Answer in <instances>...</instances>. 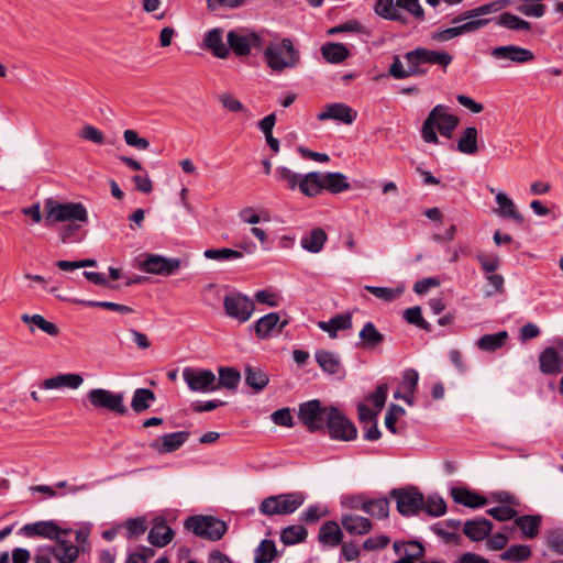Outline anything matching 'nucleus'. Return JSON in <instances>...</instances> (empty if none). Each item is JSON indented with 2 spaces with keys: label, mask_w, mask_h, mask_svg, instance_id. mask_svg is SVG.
<instances>
[{
  "label": "nucleus",
  "mask_w": 563,
  "mask_h": 563,
  "mask_svg": "<svg viewBox=\"0 0 563 563\" xmlns=\"http://www.w3.org/2000/svg\"><path fill=\"white\" fill-rule=\"evenodd\" d=\"M492 57L498 60H509L515 64H527L534 60L536 56L531 49L518 45L497 46L490 52Z\"/></svg>",
  "instance_id": "obj_14"
},
{
  "label": "nucleus",
  "mask_w": 563,
  "mask_h": 563,
  "mask_svg": "<svg viewBox=\"0 0 563 563\" xmlns=\"http://www.w3.org/2000/svg\"><path fill=\"white\" fill-rule=\"evenodd\" d=\"M223 307L230 318L241 323L249 321L255 310L254 301L246 295L238 291L224 297Z\"/></svg>",
  "instance_id": "obj_11"
},
{
  "label": "nucleus",
  "mask_w": 563,
  "mask_h": 563,
  "mask_svg": "<svg viewBox=\"0 0 563 563\" xmlns=\"http://www.w3.org/2000/svg\"><path fill=\"white\" fill-rule=\"evenodd\" d=\"M508 333L506 331H500L494 334H485L478 339L476 345L479 350L494 352L506 343Z\"/></svg>",
  "instance_id": "obj_46"
},
{
  "label": "nucleus",
  "mask_w": 563,
  "mask_h": 563,
  "mask_svg": "<svg viewBox=\"0 0 563 563\" xmlns=\"http://www.w3.org/2000/svg\"><path fill=\"white\" fill-rule=\"evenodd\" d=\"M300 192L308 197H316L321 194L322 190V178L321 173L311 172L300 177L299 186Z\"/></svg>",
  "instance_id": "obj_33"
},
{
  "label": "nucleus",
  "mask_w": 563,
  "mask_h": 563,
  "mask_svg": "<svg viewBox=\"0 0 563 563\" xmlns=\"http://www.w3.org/2000/svg\"><path fill=\"white\" fill-rule=\"evenodd\" d=\"M203 256L214 261H234L243 257V253L232 249H208L203 252Z\"/></svg>",
  "instance_id": "obj_52"
},
{
  "label": "nucleus",
  "mask_w": 563,
  "mask_h": 563,
  "mask_svg": "<svg viewBox=\"0 0 563 563\" xmlns=\"http://www.w3.org/2000/svg\"><path fill=\"white\" fill-rule=\"evenodd\" d=\"M492 529L493 523L488 519L476 518L464 523L463 532L472 541H482L490 534Z\"/></svg>",
  "instance_id": "obj_24"
},
{
  "label": "nucleus",
  "mask_w": 563,
  "mask_h": 563,
  "mask_svg": "<svg viewBox=\"0 0 563 563\" xmlns=\"http://www.w3.org/2000/svg\"><path fill=\"white\" fill-rule=\"evenodd\" d=\"M321 54L328 63L339 64L349 57L350 51L342 43H327L322 45Z\"/></svg>",
  "instance_id": "obj_42"
},
{
  "label": "nucleus",
  "mask_w": 563,
  "mask_h": 563,
  "mask_svg": "<svg viewBox=\"0 0 563 563\" xmlns=\"http://www.w3.org/2000/svg\"><path fill=\"white\" fill-rule=\"evenodd\" d=\"M459 123V117L450 113L448 106L437 104L422 124L421 136L423 141H439V133L444 139H451Z\"/></svg>",
  "instance_id": "obj_1"
},
{
  "label": "nucleus",
  "mask_w": 563,
  "mask_h": 563,
  "mask_svg": "<svg viewBox=\"0 0 563 563\" xmlns=\"http://www.w3.org/2000/svg\"><path fill=\"white\" fill-rule=\"evenodd\" d=\"M531 548L526 544H515L500 554L503 561L521 563L531 556Z\"/></svg>",
  "instance_id": "obj_49"
},
{
  "label": "nucleus",
  "mask_w": 563,
  "mask_h": 563,
  "mask_svg": "<svg viewBox=\"0 0 563 563\" xmlns=\"http://www.w3.org/2000/svg\"><path fill=\"white\" fill-rule=\"evenodd\" d=\"M404 318L409 324H415L428 332L431 331V325L423 319L421 308L419 306L406 309L404 312Z\"/></svg>",
  "instance_id": "obj_54"
},
{
  "label": "nucleus",
  "mask_w": 563,
  "mask_h": 563,
  "mask_svg": "<svg viewBox=\"0 0 563 563\" xmlns=\"http://www.w3.org/2000/svg\"><path fill=\"white\" fill-rule=\"evenodd\" d=\"M487 514L498 521H507L517 518V510L509 506H497L487 510Z\"/></svg>",
  "instance_id": "obj_59"
},
{
  "label": "nucleus",
  "mask_w": 563,
  "mask_h": 563,
  "mask_svg": "<svg viewBox=\"0 0 563 563\" xmlns=\"http://www.w3.org/2000/svg\"><path fill=\"white\" fill-rule=\"evenodd\" d=\"M486 280H487L488 286L490 287V289L486 291L487 296H493L495 294L504 292L505 279L500 274H496V273L486 274Z\"/></svg>",
  "instance_id": "obj_61"
},
{
  "label": "nucleus",
  "mask_w": 563,
  "mask_h": 563,
  "mask_svg": "<svg viewBox=\"0 0 563 563\" xmlns=\"http://www.w3.org/2000/svg\"><path fill=\"white\" fill-rule=\"evenodd\" d=\"M219 378H216V390L220 388H227L235 390L241 380L240 372L234 367H220Z\"/></svg>",
  "instance_id": "obj_39"
},
{
  "label": "nucleus",
  "mask_w": 563,
  "mask_h": 563,
  "mask_svg": "<svg viewBox=\"0 0 563 563\" xmlns=\"http://www.w3.org/2000/svg\"><path fill=\"white\" fill-rule=\"evenodd\" d=\"M118 529H123L125 538L129 540H133L144 534L147 529V526L143 518H134L126 520Z\"/></svg>",
  "instance_id": "obj_51"
},
{
  "label": "nucleus",
  "mask_w": 563,
  "mask_h": 563,
  "mask_svg": "<svg viewBox=\"0 0 563 563\" xmlns=\"http://www.w3.org/2000/svg\"><path fill=\"white\" fill-rule=\"evenodd\" d=\"M497 209L495 212L497 216L504 219H512L517 222H522L523 218L515 202L503 191L496 194Z\"/></svg>",
  "instance_id": "obj_31"
},
{
  "label": "nucleus",
  "mask_w": 563,
  "mask_h": 563,
  "mask_svg": "<svg viewBox=\"0 0 563 563\" xmlns=\"http://www.w3.org/2000/svg\"><path fill=\"white\" fill-rule=\"evenodd\" d=\"M189 438V432L177 431L164 434L150 443V448L157 453L166 454L180 449Z\"/></svg>",
  "instance_id": "obj_17"
},
{
  "label": "nucleus",
  "mask_w": 563,
  "mask_h": 563,
  "mask_svg": "<svg viewBox=\"0 0 563 563\" xmlns=\"http://www.w3.org/2000/svg\"><path fill=\"white\" fill-rule=\"evenodd\" d=\"M540 371L543 374H559L563 366H561L559 358L555 354L553 346L547 347L539 356Z\"/></svg>",
  "instance_id": "obj_43"
},
{
  "label": "nucleus",
  "mask_w": 563,
  "mask_h": 563,
  "mask_svg": "<svg viewBox=\"0 0 563 563\" xmlns=\"http://www.w3.org/2000/svg\"><path fill=\"white\" fill-rule=\"evenodd\" d=\"M322 190L338 195L351 188L347 177L339 172L321 173Z\"/></svg>",
  "instance_id": "obj_30"
},
{
  "label": "nucleus",
  "mask_w": 563,
  "mask_h": 563,
  "mask_svg": "<svg viewBox=\"0 0 563 563\" xmlns=\"http://www.w3.org/2000/svg\"><path fill=\"white\" fill-rule=\"evenodd\" d=\"M476 260L486 274L495 273L500 266V257L497 254L481 253Z\"/></svg>",
  "instance_id": "obj_56"
},
{
  "label": "nucleus",
  "mask_w": 563,
  "mask_h": 563,
  "mask_svg": "<svg viewBox=\"0 0 563 563\" xmlns=\"http://www.w3.org/2000/svg\"><path fill=\"white\" fill-rule=\"evenodd\" d=\"M273 422L277 426L291 428L294 426L292 415L289 408H280L271 416Z\"/></svg>",
  "instance_id": "obj_62"
},
{
  "label": "nucleus",
  "mask_w": 563,
  "mask_h": 563,
  "mask_svg": "<svg viewBox=\"0 0 563 563\" xmlns=\"http://www.w3.org/2000/svg\"><path fill=\"white\" fill-rule=\"evenodd\" d=\"M305 503V495L300 492L279 494L263 499L260 512L265 516L290 515Z\"/></svg>",
  "instance_id": "obj_5"
},
{
  "label": "nucleus",
  "mask_w": 563,
  "mask_h": 563,
  "mask_svg": "<svg viewBox=\"0 0 563 563\" xmlns=\"http://www.w3.org/2000/svg\"><path fill=\"white\" fill-rule=\"evenodd\" d=\"M183 378L192 391L208 393L216 390V375L211 369L185 367Z\"/></svg>",
  "instance_id": "obj_12"
},
{
  "label": "nucleus",
  "mask_w": 563,
  "mask_h": 563,
  "mask_svg": "<svg viewBox=\"0 0 563 563\" xmlns=\"http://www.w3.org/2000/svg\"><path fill=\"white\" fill-rule=\"evenodd\" d=\"M227 42L229 51L240 57L249 56L252 48L262 49L264 45L263 37L253 31L239 29L228 32Z\"/></svg>",
  "instance_id": "obj_8"
},
{
  "label": "nucleus",
  "mask_w": 563,
  "mask_h": 563,
  "mask_svg": "<svg viewBox=\"0 0 563 563\" xmlns=\"http://www.w3.org/2000/svg\"><path fill=\"white\" fill-rule=\"evenodd\" d=\"M276 173L278 175V179L286 181L289 189H295L299 186L301 175L284 166L278 167Z\"/></svg>",
  "instance_id": "obj_60"
},
{
  "label": "nucleus",
  "mask_w": 563,
  "mask_h": 563,
  "mask_svg": "<svg viewBox=\"0 0 563 563\" xmlns=\"http://www.w3.org/2000/svg\"><path fill=\"white\" fill-rule=\"evenodd\" d=\"M415 57L423 64L439 65L442 68H446L453 60V56L448 52H440L428 49L426 47H417L412 49Z\"/></svg>",
  "instance_id": "obj_22"
},
{
  "label": "nucleus",
  "mask_w": 563,
  "mask_h": 563,
  "mask_svg": "<svg viewBox=\"0 0 563 563\" xmlns=\"http://www.w3.org/2000/svg\"><path fill=\"white\" fill-rule=\"evenodd\" d=\"M343 533L335 521H327L324 522L318 534V540L322 544L329 545V547H336L342 543Z\"/></svg>",
  "instance_id": "obj_32"
},
{
  "label": "nucleus",
  "mask_w": 563,
  "mask_h": 563,
  "mask_svg": "<svg viewBox=\"0 0 563 563\" xmlns=\"http://www.w3.org/2000/svg\"><path fill=\"white\" fill-rule=\"evenodd\" d=\"M287 324V320L280 321L277 312H269L254 323V331L258 339L264 340L274 335L275 332L280 333Z\"/></svg>",
  "instance_id": "obj_16"
},
{
  "label": "nucleus",
  "mask_w": 563,
  "mask_h": 563,
  "mask_svg": "<svg viewBox=\"0 0 563 563\" xmlns=\"http://www.w3.org/2000/svg\"><path fill=\"white\" fill-rule=\"evenodd\" d=\"M341 523L346 532L354 536H364L373 528L368 518L352 514L342 516Z\"/></svg>",
  "instance_id": "obj_29"
},
{
  "label": "nucleus",
  "mask_w": 563,
  "mask_h": 563,
  "mask_svg": "<svg viewBox=\"0 0 563 563\" xmlns=\"http://www.w3.org/2000/svg\"><path fill=\"white\" fill-rule=\"evenodd\" d=\"M62 530L53 521H37L22 527L21 533L25 537H44L52 540L59 538Z\"/></svg>",
  "instance_id": "obj_21"
},
{
  "label": "nucleus",
  "mask_w": 563,
  "mask_h": 563,
  "mask_svg": "<svg viewBox=\"0 0 563 563\" xmlns=\"http://www.w3.org/2000/svg\"><path fill=\"white\" fill-rule=\"evenodd\" d=\"M185 528L195 536L209 541H219L228 531L227 523L213 516L196 515L185 521Z\"/></svg>",
  "instance_id": "obj_4"
},
{
  "label": "nucleus",
  "mask_w": 563,
  "mask_h": 563,
  "mask_svg": "<svg viewBox=\"0 0 563 563\" xmlns=\"http://www.w3.org/2000/svg\"><path fill=\"white\" fill-rule=\"evenodd\" d=\"M87 399L96 409H106L120 416L128 412L122 393H113L104 388H93L87 393Z\"/></svg>",
  "instance_id": "obj_9"
},
{
  "label": "nucleus",
  "mask_w": 563,
  "mask_h": 563,
  "mask_svg": "<svg viewBox=\"0 0 563 563\" xmlns=\"http://www.w3.org/2000/svg\"><path fill=\"white\" fill-rule=\"evenodd\" d=\"M203 46L214 57L224 59L229 56V47L223 42V30L220 27L211 29L206 33Z\"/></svg>",
  "instance_id": "obj_19"
},
{
  "label": "nucleus",
  "mask_w": 563,
  "mask_h": 563,
  "mask_svg": "<svg viewBox=\"0 0 563 563\" xmlns=\"http://www.w3.org/2000/svg\"><path fill=\"white\" fill-rule=\"evenodd\" d=\"M21 321L31 325V328H30L31 332H34V327H36L51 336H56L59 333L57 325L51 321H47L41 314H32L31 316V314L24 313L21 316Z\"/></svg>",
  "instance_id": "obj_41"
},
{
  "label": "nucleus",
  "mask_w": 563,
  "mask_h": 563,
  "mask_svg": "<svg viewBox=\"0 0 563 563\" xmlns=\"http://www.w3.org/2000/svg\"><path fill=\"white\" fill-rule=\"evenodd\" d=\"M451 497L456 504L468 508H479L487 504V498L464 487H453L451 489Z\"/></svg>",
  "instance_id": "obj_28"
},
{
  "label": "nucleus",
  "mask_w": 563,
  "mask_h": 563,
  "mask_svg": "<svg viewBox=\"0 0 563 563\" xmlns=\"http://www.w3.org/2000/svg\"><path fill=\"white\" fill-rule=\"evenodd\" d=\"M431 517H440L446 512V504L439 495H429L424 498L423 509Z\"/></svg>",
  "instance_id": "obj_53"
},
{
  "label": "nucleus",
  "mask_w": 563,
  "mask_h": 563,
  "mask_svg": "<svg viewBox=\"0 0 563 563\" xmlns=\"http://www.w3.org/2000/svg\"><path fill=\"white\" fill-rule=\"evenodd\" d=\"M155 400V394L148 388H137L134 390L131 408L134 412L141 413L151 407V404Z\"/></svg>",
  "instance_id": "obj_45"
},
{
  "label": "nucleus",
  "mask_w": 563,
  "mask_h": 563,
  "mask_svg": "<svg viewBox=\"0 0 563 563\" xmlns=\"http://www.w3.org/2000/svg\"><path fill=\"white\" fill-rule=\"evenodd\" d=\"M374 11L385 20L396 21L401 24L408 23L407 16L397 7V0H377Z\"/></svg>",
  "instance_id": "obj_27"
},
{
  "label": "nucleus",
  "mask_w": 563,
  "mask_h": 563,
  "mask_svg": "<svg viewBox=\"0 0 563 563\" xmlns=\"http://www.w3.org/2000/svg\"><path fill=\"white\" fill-rule=\"evenodd\" d=\"M84 383V378L79 374H59L57 376L46 378L42 383V387L44 389H59V388H70L77 389Z\"/></svg>",
  "instance_id": "obj_26"
},
{
  "label": "nucleus",
  "mask_w": 563,
  "mask_h": 563,
  "mask_svg": "<svg viewBox=\"0 0 563 563\" xmlns=\"http://www.w3.org/2000/svg\"><path fill=\"white\" fill-rule=\"evenodd\" d=\"M397 7L399 10H406L419 21L424 20V10L420 5L419 0H397Z\"/></svg>",
  "instance_id": "obj_58"
},
{
  "label": "nucleus",
  "mask_w": 563,
  "mask_h": 563,
  "mask_svg": "<svg viewBox=\"0 0 563 563\" xmlns=\"http://www.w3.org/2000/svg\"><path fill=\"white\" fill-rule=\"evenodd\" d=\"M356 117L357 112L342 102L327 104L324 110L318 114L320 121L332 119L344 124H351Z\"/></svg>",
  "instance_id": "obj_18"
},
{
  "label": "nucleus",
  "mask_w": 563,
  "mask_h": 563,
  "mask_svg": "<svg viewBox=\"0 0 563 563\" xmlns=\"http://www.w3.org/2000/svg\"><path fill=\"white\" fill-rule=\"evenodd\" d=\"M174 537V531L165 522L156 523L148 532V541L155 547L167 545Z\"/></svg>",
  "instance_id": "obj_44"
},
{
  "label": "nucleus",
  "mask_w": 563,
  "mask_h": 563,
  "mask_svg": "<svg viewBox=\"0 0 563 563\" xmlns=\"http://www.w3.org/2000/svg\"><path fill=\"white\" fill-rule=\"evenodd\" d=\"M46 225L57 222H88V211L80 202H58L47 199L44 205Z\"/></svg>",
  "instance_id": "obj_3"
},
{
  "label": "nucleus",
  "mask_w": 563,
  "mask_h": 563,
  "mask_svg": "<svg viewBox=\"0 0 563 563\" xmlns=\"http://www.w3.org/2000/svg\"><path fill=\"white\" fill-rule=\"evenodd\" d=\"M413 52L409 51L405 54V58L408 63V74L410 76H423L427 74V68L423 67V63L418 60L417 57L412 56Z\"/></svg>",
  "instance_id": "obj_63"
},
{
  "label": "nucleus",
  "mask_w": 563,
  "mask_h": 563,
  "mask_svg": "<svg viewBox=\"0 0 563 563\" xmlns=\"http://www.w3.org/2000/svg\"><path fill=\"white\" fill-rule=\"evenodd\" d=\"M318 327L328 332L330 338H336L340 330H346L352 327V318L350 314H336L329 321H319Z\"/></svg>",
  "instance_id": "obj_38"
},
{
  "label": "nucleus",
  "mask_w": 563,
  "mask_h": 563,
  "mask_svg": "<svg viewBox=\"0 0 563 563\" xmlns=\"http://www.w3.org/2000/svg\"><path fill=\"white\" fill-rule=\"evenodd\" d=\"M263 55L267 66L278 73L287 68H295L300 62V52L288 37L278 43H269Z\"/></svg>",
  "instance_id": "obj_2"
},
{
  "label": "nucleus",
  "mask_w": 563,
  "mask_h": 563,
  "mask_svg": "<svg viewBox=\"0 0 563 563\" xmlns=\"http://www.w3.org/2000/svg\"><path fill=\"white\" fill-rule=\"evenodd\" d=\"M47 548L58 563H74L79 555V548L76 544L59 538L54 545Z\"/></svg>",
  "instance_id": "obj_23"
},
{
  "label": "nucleus",
  "mask_w": 563,
  "mask_h": 563,
  "mask_svg": "<svg viewBox=\"0 0 563 563\" xmlns=\"http://www.w3.org/2000/svg\"><path fill=\"white\" fill-rule=\"evenodd\" d=\"M542 517L539 515H523L517 517L516 526L528 539H534L539 534Z\"/></svg>",
  "instance_id": "obj_37"
},
{
  "label": "nucleus",
  "mask_w": 563,
  "mask_h": 563,
  "mask_svg": "<svg viewBox=\"0 0 563 563\" xmlns=\"http://www.w3.org/2000/svg\"><path fill=\"white\" fill-rule=\"evenodd\" d=\"M308 531L303 526L294 525L283 529L280 533V541L285 545H294L306 540Z\"/></svg>",
  "instance_id": "obj_48"
},
{
  "label": "nucleus",
  "mask_w": 563,
  "mask_h": 563,
  "mask_svg": "<svg viewBox=\"0 0 563 563\" xmlns=\"http://www.w3.org/2000/svg\"><path fill=\"white\" fill-rule=\"evenodd\" d=\"M490 22L495 21L499 26L510 31H530L531 23L510 12H503L497 18H490Z\"/></svg>",
  "instance_id": "obj_36"
},
{
  "label": "nucleus",
  "mask_w": 563,
  "mask_h": 563,
  "mask_svg": "<svg viewBox=\"0 0 563 563\" xmlns=\"http://www.w3.org/2000/svg\"><path fill=\"white\" fill-rule=\"evenodd\" d=\"M277 555L275 542L265 539L255 550L254 563H271Z\"/></svg>",
  "instance_id": "obj_50"
},
{
  "label": "nucleus",
  "mask_w": 563,
  "mask_h": 563,
  "mask_svg": "<svg viewBox=\"0 0 563 563\" xmlns=\"http://www.w3.org/2000/svg\"><path fill=\"white\" fill-rule=\"evenodd\" d=\"M361 509L374 518L386 519L389 516V501L385 497L363 500Z\"/></svg>",
  "instance_id": "obj_40"
},
{
  "label": "nucleus",
  "mask_w": 563,
  "mask_h": 563,
  "mask_svg": "<svg viewBox=\"0 0 563 563\" xmlns=\"http://www.w3.org/2000/svg\"><path fill=\"white\" fill-rule=\"evenodd\" d=\"M298 418L310 432L323 430L328 419V407H322L318 399L302 402L299 405Z\"/></svg>",
  "instance_id": "obj_10"
},
{
  "label": "nucleus",
  "mask_w": 563,
  "mask_h": 563,
  "mask_svg": "<svg viewBox=\"0 0 563 563\" xmlns=\"http://www.w3.org/2000/svg\"><path fill=\"white\" fill-rule=\"evenodd\" d=\"M508 3H509L508 0H495L489 3L482 4L479 7L467 10V11L463 12L462 14L455 16L452 20V24L464 22L466 20H477L476 18H478V16L498 12L501 9L506 8L508 5Z\"/></svg>",
  "instance_id": "obj_20"
},
{
  "label": "nucleus",
  "mask_w": 563,
  "mask_h": 563,
  "mask_svg": "<svg viewBox=\"0 0 563 563\" xmlns=\"http://www.w3.org/2000/svg\"><path fill=\"white\" fill-rule=\"evenodd\" d=\"M360 339L364 347L373 349L384 342V335L376 329L373 322L368 321L360 331Z\"/></svg>",
  "instance_id": "obj_47"
},
{
  "label": "nucleus",
  "mask_w": 563,
  "mask_h": 563,
  "mask_svg": "<svg viewBox=\"0 0 563 563\" xmlns=\"http://www.w3.org/2000/svg\"><path fill=\"white\" fill-rule=\"evenodd\" d=\"M314 356L318 365L325 373H329L330 375H344V368L336 353L327 350H319L316 352Z\"/></svg>",
  "instance_id": "obj_25"
},
{
  "label": "nucleus",
  "mask_w": 563,
  "mask_h": 563,
  "mask_svg": "<svg viewBox=\"0 0 563 563\" xmlns=\"http://www.w3.org/2000/svg\"><path fill=\"white\" fill-rule=\"evenodd\" d=\"M327 240L328 235L325 231L321 228H316L303 235L300 243L303 250L310 253H319L323 249Z\"/></svg>",
  "instance_id": "obj_34"
},
{
  "label": "nucleus",
  "mask_w": 563,
  "mask_h": 563,
  "mask_svg": "<svg viewBox=\"0 0 563 563\" xmlns=\"http://www.w3.org/2000/svg\"><path fill=\"white\" fill-rule=\"evenodd\" d=\"M325 427L330 438L333 440L349 442L357 437L355 424L334 406L328 407Z\"/></svg>",
  "instance_id": "obj_7"
},
{
  "label": "nucleus",
  "mask_w": 563,
  "mask_h": 563,
  "mask_svg": "<svg viewBox=\"0 0 563 563\" xmlns=\"http://www.w3.org/2000/svg\"><path fill=\"white\" fill-rule=\"evenodd\" d=\"M365 289L378 299L390 302L397 299L402 290L390 287L365 286Z\"/></svg>",
  "instance_id": "obj_55"
},
{
  "label": "nucleus",
  "mask_w": 563,
  "mask_h": 563,
  "mask_svg": "<svg viewBox=\"0 0 563 563\" xmlns=\"http://www.w3.org/2000/svg\"><path fill=\"white\" fill-rule=\"evenodd\" d=\"M82 305H86L88 307H99L108 310H112L119 313L128 314L133 311V309L129 306L111 302V301H93V300H80L79 301Z\"/></svg>",
  "instance_id": "obj_57"
},
{
  "label": "nucleus",
  "mask_w": 563,
  "mask_h": 563,
  "mask_svg": "<svg viewBox=\"0 0 563 563\" xmlns=\"http://www.w3.org/2000/svg\"><path fill=\"white\" fill-rule=\"evenodd\" d=\"M180 267L179 258H167L162 255H148L141 264V269L148 274L169 276Z\"/></svg>",
  "instance_id": "obj_13"
},
{
  "label": "nucleus",
  "mask_w": 563,
  "mask_h": 563,
  "mask_svg": "<svg viewBox=\"0 0 563 563\" xmlns=\"http://www.w3.org/2000/svg\"><path fill=\"white\" fill-rule=\"evenodd\" d=\"M548 545L559 554H563V530H553L548 536Z\"/></svg>",
  "instance_id": "obj_64"
},
{
  "label": "nucleus",
  "mask_w": 563,
  "mask_h": 563,
  "mask_svg": "<svg viewBox=\"0 0 563 563\" xmlns=\"http://www.w3.org/2000/svg\"><path fill=\"white\" fill-rule=\"evenodd\" d=\"M396 501L397 511L404 517L417 516L424 506V496L416 486L394 488L389 493Z\"/></svg>",
  "instance_id": "obj_6"
},
{
  "label": "nucleus",
  "mask_w": 563,
  "mask_h": 563,
  "mask_svg": "<svg viewBox=\"0 0 563 563\" xmlns=\"http://www.w3.org/2000/svg\"><path fill=\"white\" fill-rule=\"evenodd\" d=\"M244 373L246 385L254 389L255 393L262 391L269 383L268 374L260 367L246 365Z\"/></svg>",
  "instance_id": "obj_35"
},
{
  "label": "nucleus",
  "mask_w": 563,
  "mask_h": 563,
  "mask_svg": "<svg viewBox=\"0 0 563 563\" xmlns=\"http://www.w3.org/2000/svg\"><path fill=\"white\" fill-rule=\"evenodd\" d=\"M492 19L468 20L464 23L460 22L452 27L439 30L432 34V40L438 42H446L462 34L475 32L490 22Z\"/></svg>",
  "instance_id": "obj_15"
}]
</instances>
